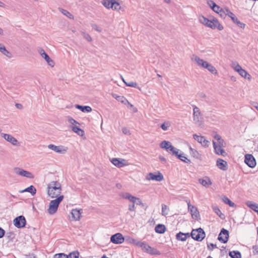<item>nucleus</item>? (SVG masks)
<instances>
[{
	"mask_svg": "<svg viewBox=\"0 0 258 258\" xmlns=\"http://www.w3.org/2000/svg\"><path fill=\"white\" fill-rule=\"evenodd\" d=\"M47 194L51 198H57L61 193V184L56 181L50 182L47 186Z\"/></svg>",
	"mask_w": 258,
	"mask_h": 258,
	"instance_id": "1",
	"label": "nucleus"
},
{
	"mask_svg": "<svg viewBox=\"0 0 258 258\" xmlns=\"http://www.w3.org/2000/svg\"><path fill=\"white\" fill-rule=\"evenodd\" d=\"M200 22L204 25L210 27L213 29L217 28L219 30L223 29V27L221 25L217 19H213L212 20H210L204 16H202L199 18Z\"/></svg>",
	"mask_w": 258,
	"mask_h": 258,
	"instance_id": "2",
	"label": "nucleus"
},
{
	"mask_svg": "<svg viewBox=\"0 0 258 258\" xmlns=\"http://www.w3.org/2000/svg\"><path fill=\"white\" fill-rule=\"evenodd\" d=\"M133 242L136 245L141 247L144 251L152 255H160L161 254L159 250L157 249L150 246L145 242H135L134 239H132Z\"/></svg>",
	"mask_w": 258,
	"mask_h": 258,
	"instance_id": "3",
	"label": "nucleus"
},
{
	"mask_svg": "<svg viewBox=\"0 0 258 258\" xmlns=\"http://www.w3.org/2000/svg\"><path fill=\"white\" fill-rule=\"evenodd\" d=\"M63 196H59L56 199L51 200L49 203V208L47 209V212L50 215L55 214L58 209L60 203L63 199Z\"/></svg>",
	"mask_w": 258,
	"mask_h": 258,
	"instance_id": "4",
	"label": "nucleus"
},
{
	"mask_svg": "<svg viewBox=\"0 0 258 258\" xmlns=\"http://www.w3.org/2000/svg\"><path fill=\"white\" fill-rule=\"evenodd\" d=\"M205 232L202 228H199L196 229H193L190 234V236L195 240L201 241L205 237Z\"/></svg>",
	"mask_w": 258,
	"mask_h": 258,
	"instance_id": "5",
	"label": "nucleus"
},
{
	"mask_svg": "<svg viewBox=\"0 0 258 258\" xmlns=\"http://www.w3.org/2000/svg\"><path fill=\"white\" fill-rule=\"evenodd\" d=\"M141 206L142 208L146 209L148 207L145 204L142 203L140 199L130 195V211H135L136 206Z\"/></svg>",
	"mask_w": 258,
	"mask_h": 258,
	"instance_id": "6",
	"label": "nucleus"
},
{
	"mask_svg": "<svg viewBox=\"0 0 258 258\" xmlns=\"http://www.w3.org/2000/svg\"><path fill=\"white\" fill-rule=\"evenodd\" d=\"M14 225L18 228L25 227L26 220L24 216L21 215L15 218L13 221Z\"/></svg>",
	"mask_w": 258,
	"mask_h": 258,
	"instance_id": "7",
	"label": "nucleus"
},
{
	"mask_svg": "<svg viewBox=\"0 0 258 258\" xmlns=\"http://www.w3.org/2000/svg\"><path fill=\"white\" fill-rule=\"evenodd\" d=\"M14 171L16 174L22 176L26 177L30 179H33L34 177V175L30 172L19 167L15 168Z\"/></svg>",
	"mask_w": 258,
	"mask_h": 258,
	"instance_id": "8",
	"label": "nucleus"
},
{
	"mask_svg": "<svg viewBox=\"0 0 258 258\" xmlns=\"http://www.w3.org/2000/svg\"><path fill=\"white\" fill-rule=\"evenodd\" d=\"M146 178L148 180H152L157 181H161L163 180L164 177L162 174L160 172H158L157 175H155L154 173L150 172L147 174Z\"/></svg>",
	"mask_w": 258,
	"mask_h": 258,
	"instance_id": "9",
	"label": "nucleus"
},
{
	"mask_svg": "<svg viewBox=\"0 0 258 258\" xmlns=\"http://www.w3.org/2000/svg\"><path fill=\"white\" fill-rule=\"evenodd\" d=\"M229 231L227 230L222 228L219 234L218 239L224 243H227L229 238Z\"/></svg>",
	"mask_w": 258,
	"mask_h": 258,
	"instance_id": "10",
	"label": "nucleus"
},
{
	"mask_svg": "<svg viewBox=\"0 0 258 258\" xmlns=\"http://www.w3.org/2000/svg\"><path fill=\"white\" fill-rule=\"evenodd\" d=\"M194 120L195 123H201L202 121V114L199 107L194 106L193 108Z\"/></svg>",
	"mask_w": 258,
	"mask_h": 258,
	"instance_id": "11",
	"label": "nucleus"
},
{
	"mask_svg": "<svg viewBox=\"0 0 258 258\" xmlns=\"http://www.w3.org/2000/svg\"><path fill=\"white\" fill-rule=\"evenodd\" d=\"M187 205L188 210L190 211L192 218L198 220L200 217V214L197 208L194 206L191 205L189 202L187 204Z\"/></svg>",
	"mask_w": 258,
	"mask_h": 258,
	"instance_id": "12",
	"label": "nucleus"
},
{
	"mask_svg": "<svg viewBox=\"0 0 258 258\" xmlns=\"http://www.w3.org/2000/svg\"><path fill=\"white\" fill-rule=\"evenodd\" d=\"M124 240V238L123 237L121 233H117L115 234L112 235L110 237V241L115 244L122 243Z\"/></svg>",
	"mask_w": 258,
	"mask_h": 258,
	"instance_id": "13",
	"label": "nucleus"
},
{
	"mask_svg": "<svg viewBox=\"0 0 258 258\" xmlns=\"http://www.w3.org/2000/svg\"><path fill=\"white\" fill-rule=\"evenodd\" d=\"M245 163L251 168H253L256 165V161L254 157L251 154H246L245 156Z\"/></svg>",
	"mask_w": 258,
	"mask_h": 258,
	"instance_id": "14",
	"label": "nucleus"
},
{
	"mask_svg": "<svg viewBox=\"0 0 258 258\" xmlns=\"http://www.w3.org/2000/svg\"><path fill=\"white\" fill-rule=\"evenodd\" d=\"M1 135L6 141L11 143L13 145H19V143L18 140L12 135L4 133H2Z\"/></svg>",
	"mask_w": 258,
	"mask_h": 258,
	"instance_id": "15",
	"label": "nucleus"
},
{
	"mask_svg": "<svg viewBox=\"0 0 258 258\" xmlns=\"http://www.w3.org/2000/svg\"><path fill=\"white\" fill-rule=\"evenodd\" d=\"M39 52L41 56L44 58V59L47 61V63L49 66L51 67H53L54 66V61L49 57L48 55L45 52L44 49H43L42 48L39 49Z\"/></svg>",
	"mask_w": 258,
	"mask_h": 258,
	"instance_id": "16",
	"label": "nucleus"
},
{
	"mask_svg": "<svg viewBox=\"0 0 258 258\" xmlns=\"http://www.w3.org/2000/svg\"><path fill=\"white\" fill-rule=\"evenodd\" d=\"M193 138L196 141H197L199 143H201L203 146H208V143H209V142L208 141L206 140L204 136H198L196 134H194L193 135Z\"/></svg>",
	"mask_w": 258,
	"mask_h": 258,
	"instance_id": "17",
	"label": "nucleus"
},
{
	"mask_svg": "<svg viewBox=\"0 0 258 258\" xmlns=\"http://www.w3.org/2000/svg\"><path fill=\"white\" fill-rule=\"evenodd\" d=\"M213 147L214 149L215 152L217 155H221L223 156L226 155V153L225 150L222 149L220 146H218L215 141H213Z\"/></svg>",
	"mask_w": 258,
	"mask_h": 258,
	"instance_id": "18",
	"label": "nucleus"
},
{
	"mask_svg": "<svg viewBox=\"0 0 258 258\" xmlns=\"http://www.w3.org/2000/svg\"><path fill=\"white\" fill-rule=\"evenodd\" d=\"M112 163L117 167H121L127 165L125 160H120L118 158H113L111 160Z\"/></svg>",
	"mask_w": 258,
	"mask_h": 258,
	"instance_id": "19",
	"label": "nucleus"
},
{
	"mask_svg": "<svg viewBox=\"0 0 258 258\" xmlns=\"http://www.w3.org/2000/svg\"><path fill=\"white\" fill-rule=\"evenodd\" d=\"M48 148L49 149H51L54 151H55L56 153H64L66 152L67 150L66 149H62L63 148L62 146H57L53 144H50L48 146Z\"/></svg>",
	"mask_w": 258,
	"mask_h": 258,
	"instance_id": "20",
	"label": "nucleus"
},
{
	"mask_svg": "<svg viewBox=\"0 0 258 258\" xmlns=\"http://www.w3.org/2000/svg\"><path fill=\"white\" fill-rule=\"evenodd\" d=\"M217 166L221 170L225 171L227 169V163L224 160L219 158L217 160Z\"/></svg>",
	"mask_w": 258,
	"mask_h": 258,
	"instance_id": "21",
	"label": "nucleus"
},
{
	"mask_svg": "<svg viewBox=\"0 0 258 258\" xmlns=\"http://www.w3.org/2000/svg\"><path fill=\"white\" fill-rule=\"evenodd\" d=\"M189 237L190 234L189 233H184L181 232H179L176 235V238L178 240L181 241H185L187 239V238H189Z\"/></svg>",
	"mask_w": 258,
	"mask_h": 258,
	"instance_id": "22",
	"label": "nucleus"
},
{
	"mask_svg": "<svg viewBox=\"0 0 258 258\" xmlns=\"http://www.w3.org/2000/svg\"><path fill=\"white\" fill-rule=\"evenodd\" d=\"M81 210L78 209H73L72 210L71 214L72 215V218L74 220L77 221L80 220L81 215Z\"/></svg>",
	"mask_w": 258,
	"mask_h": 258,
	"instance_id": "23",
	"label": "nucleus"
},
{
	"mask_svg": "<svg viewBox=\"0 0 258 258\" xmlns=\"http://www.w3.org/2000/svg\"><path fill=\"white\" fill-rule=\"evenodd\" d=\"M112 96L113 98L116 99L118 101L121 102L124 104L127 103L129 104L128 100L123 96L118 95L116 94H112Z\"/></svg>",
	"mask_w": 258,
	"mask_h": 258,
	"instance_id": "24",
	"label": "nucleus"
},
{
	"mask_svg": "<svg viewBox=\"0 0 258 258\" xmlns=\"http://www.w3.org/2000/svg\"><path fill=\"white\" fill-rule=\"evenodd\" d=\"M166 227L164 225L161 224H157L155 228V231L156 233L163 234L166 231Z\"/></svg>",
	"mask_w": 258,
	"mask_h": 258,
	"instance_id": "25",
	"label": "nucleus"
},
{
	"mask_svg": "<svg viewBox=\"0 0 258 258\" xmlns=\"http://www.w3.org/2000/svg\"><path fill=\"white\" fill-rule=\"evenodd\" d=\"M75 107L83 112H90L92 111V108L89 106H82L79 104H76Z\"/></svg>",
	"mask_w": 258,
	"mask_h": 258,
	"instance_id": "26",
	"label": "nucleus"
},
{
	"mask_svg": "<svg viewBox=\"0 0 258 258\" xmlns=\"http://www.w3.org/2000/svg\"><path fill=\"white\" fill-rule=\"evenodd\" d=\"M245 205L254 211L256 212L258 211V204L252 201H248L245 203Z\"/></svg>",
	"mask_w": 258,
	"mask_h": 258,
	"instance_id": "27",
	"label": "nucleus"
},
{
	"mask_svg": "<svg viewBox=\"0 0 258 258\" xmlns=\"http://www.w3.org/2000/svg\"><path fill=\"white\" fill-rule=\"evenodd\" d=\"M230 18L231 19L232 21L237 24V25L241 28H244L245 26V24L241 22L240 21L238 20L237 18L235 16V15L234 14V16L230 17Z\"/></svg>",
	"mask_w": 258,
	"mask_h": 258,
	"instance_id": "28",
	"label": "nucleus"
},
{
	"mask_svg": "<svg viewBox=\"0 0 258 258\" xmlns=\"http://www.w3.org/2000/svg\"><path fill=\"white\" fill-rule=\"evenodd\" d=\"M199 182L204 186H208L212 184V182L209 177H206V179L200 178L199 179Z\"/></svg>",
	"mask_w": 258,
	"mask_h": 258,
	"instance_id": "29",
	"label": "nucleus"
},
{
	"mask_svg": "<svg viewBox=\"0 0 258 258\" xmlns=\"http://www.w3.org/2000/svg\"><path fill=\"white\" fill-rule=\"evenodd\" d=\"M72 130L74 133H76L80 136L83 137L85 134L84 131L77 126H73L72 127Z\"/></svg>",
	"mask_w": 258,
	"mask_h": 258,
	"instance_id": "30",
	"label": "nucleus"
},
{
	"mask_svg": "<svg viewBox=\"0 0 258 258\" xmlns=\"http://www.w3.org/2000/svg\"><path fill=\"white\" fill-rule=\"evenodd\" d=\"M21 192H30L32 196H34L36 193V189L33 185H31L22 190Z\"/></svg>",
	"mask_w": 258,
	"mask_h": 258,
	"instance_id": "31",
	"label": "nucleus"
},
{
	"mask_svg": "<svg viewBox=\"0 0 258 258\" xmlns=\"http://www.w3.org/2000/svg\"><path fill=\"white\" fill-rule=\"evenodd\" d=\"M212 209L214 212L222 220L225 218V215L221 212L218 206H213Z\"/></svg>",
	"mask_w": 258,
	"mask_h": 258,
	"instance_id": "32",
	"label": "nucleus"
},
{
	"mask_svg": "<svg viewBox=\"0 0 258 258\" xmlns=\"http://www.w3.org/2000/svg\"><path fill=\"white\" fill-rule=\"evenodd\" d=\"M192 60L195 62L198 66L202 67L204 65L205 60L203 59L200 58L198 56H195L192 58Z\"/></svg>",
	"mask_w": 258,
	"mask_h": 258,
	"instance_id": "33",
	"label": "nucleus"
},
{
	"mask_svg": "<svg viewBox=\"0 0 258 258\" xmlns=\"http://www.w3.org/2000/svg\"><path fill=\"white\" fill-rule=\"evenodd\" d=\"M192 60L195 62L198 66L202 67L204 65L205 60L203 59L200 58L198 56H195L192 58Z\"/></svg>",
	"mask_w": 258,
	"mask_h": 258,
	"instance_id": "34",
	"label": "nucleus"
},
{
	"mask_svg": "<svg viewBox=\"0 0 258 258\" xmlns=\"http://www.w3.org/2000/svg\"><path fill=\"white\" fill-rule=\"evenodd\" d=\"M171 146V143L167 141H163L160 144V147L162 149H165L166 151H168L170 148L169 147Z\"/></svg>",
	"mask_w": 258,
	"mask_h": 258,
	"instance_id": "35",
	"label": "nucleus"
},
{
	"mask_svg": "<svg viewBox=\"0 0 258 258\" xmlns=\"http://www.w3.org/2000/svg\"><path fill=\"white\" fill-rule=\"evenodd\" d=\"M114 0H103L102 2L103 5L108 8H112Z\"/></svg>",
	"mask_w": 258,
	"mask_h": 258,
	"instance_id": "36",
	"label": "nucleus"
},
{
	"mask_svg": "<svg viewBox=\"0 0 258 258\" xmlns=\"http://www.w3.org/2000/svg\"><path fill=\"white\" fill-rule=\"evenodd\" d=\"M58 10L63 15L66 16L69 19H74V16L67 10L60 8H59Z\"/></svg>",
	"mask_w": 258,
	"mask_h": 258,
	"instance_id": "37",
	"label": "nucleus"
},
{
	"mask_svg": "<svg viewBox=\"0 0 258 258\" xmlns=\"http://www.w3.org/2000/svg\"><path fill=\"white\" fill-rule=\"evenodd\" d=\"M229 255L231 258H241V253L239 251L233 250L230 251Z\"/></svg>",
	"mask_w": 258,
	"mask_h": 258,
	"instance_id": "38",
	"label": "nucleus"
},
{
	"mask_svg": "<svg viewBox=\"0 0 258 258\" xmlns=\"http://www.w3.org/2000/svg\"><path fill=\"white\" fill-rule=\"evenodd\" d=\"M239 74L245 79L250 80L251 78V76L244 70L242 69L240 72H238Z\"/></svg>",
	"mask_w": 258,
	"mask_h": 258,
	"instance_id": "39",
	"label": "nucleus"
},
{
	"mask_svg": "<svg viewBox=\"0 0 258 258\" xmlns=\"http://www.w3.org/2000/svg\"><path fill=\"white\" fill-rule=\"evenodd\" d=\"M222 201L225 204L228 205L231 207L235 206V204L226 196L222 198Z\"/></svg>",
	"mask_w": 258,
	"mask_h": 258,
	"instance_id": "40",
	"label": "nucleus"
},
{
	"mask_svg": "<svg viewBox=\"0 0 258 258\" xmlns=\"http://www.w3.org/2000/svg\"><path fill=\"white\" fill-rule=\"evenodd\" d=\"M176 157H177L179 159H180L181 161L186 163H190V160L188 159H187L186 157H185L183 155V154H179L177 153V155H176Z\"/></svg>",
	"mask_w": 258,
	"mask_h": 258,
	"instance_id": "41",
	"label": "nucleus"
},
{
	"mask_svg": "<svg viewBox=\"0 0 258 258\" xmlns=\"http://www.w3.org/2000/svg\"><path fill=\"white\" fill-rule=\"evenodd\" d=\"M189 150L190 151V154L193 157L197 159L200 158L201 155L196 150L192 148L191 147H189Z\"/></svg>",
	"mask_w": 258,
	"mask_h": 258,
	"instance_id": "42",
	"label": "nucleus"
},
{
	"mask_svg": "<svg viewBox=\"0 0 258 258\" xmlns=\"http://www.w3.org/2000/svg\"><path fill=\"white\" fill-rule=\"evenodd\" d=\"M168 151H167L168 152L170 153L172 155L176 156L177 155V153L179 152V150L176 149L172 145L169 147Z\"/></svg>",
	"mask_w": 258,
	"mask_h": 258,
	"instance_id": "43",
	"label": "nucleus"
},
{
	"mask_svg": "<svg viewBox=\"0 0 258 258\" xmlns=\"http://www.w3.org/2000/svg\"><path fill=\"white\" fill-rule=\"evenodd\" d=\"M169 211L168 207L165 204H162V215L163 216H166L168 214V212Z\"/></svg>",
	"mask_w": 258,
	"mask_h": 258,
	"instance_id": "44",
	"label": "nucleus"
},
{
	"mask_svg": "<svg viewBox=\"0 0 258 258\" xmlns=\"http://www.w3.org/2000/svg\"><path fill=\"white\" fill-rule=\"evenodd\" d=\"M80 253L78 251H74L67 255L68 258H79Z\"/></svg>",
	"mask_w": 258,
	"mask_h": 258,
	"instance_id": "45",
	"label": "nucleus"
},
{
	"mask_svg": "<svg viewBox=\"0 0 258 258\" xmlns=\"http://www.w3.org/2000/svg\"><path fill=\"white\" fill-rule=\"evenodd\" d=\"M15 237V235L13 232H8L6 235V238L8 239V242L13 241Z\"/></svg>",
	"mask_w": 258,
	"mask_h": 258,
	"instance_id": "46",
	"label": "nucleus"
},
{
	"mask_svg": "<svg viewBox=\"0 0 258 258\" xmlns=\"http://www.w3.org/2000/svg\"><path fill=\"white\" fill-rule=\"evenodd\" d=\"M210 72L214 75L217 74V71L216 68L211 64H209L206 68Z\"/></svg>",
	"mask_w": 258,
	"mask_h": 258,
	"instance_id": "47",
	"label": "nucleus"
},
{
	"mask_svg": "<svg viewBox=\"0 0 258 258\" xmlns=\"http://www.w3.org/2000/svg\"><path fill=\"white\" fill-rule=\"evenodd\" d=\"M170 123H169V122L167 121V122H165L163 123H162L160 125V127L163 131H167L168 130V128L170 127Z\"/></svg>",
	"mask_w": 258,
	"mask_h": 258,
	"instance_id": "48",
	"label": "nucleus"
},
{
	"mask_svg": "<svg viewBox=\"0 0 258 258\" xmlns=\"http://www.w3.org/2000/svg\"><path fill=\"white\" fill-rule=\"evenodd\" d=\"M53 258H68V256H67V254L63 253H59L55 254Z\"/></svg>",
	"mask_w": 258,
	"mask_h": 258,
	"instance_id": "49",
	"label": "nucleus"
},
{
	"mask_svg": "<svg viewBox=\"0 0 258 258\" xmlns=\"http://www.w3.org/2000/svg\"><path fill=\"white\" fill-rule=\"evenodd\" d=\"M212 10L217 13H223V9H222L219 6L216 5Z\"/></svg>",
	"mask_w": 258,
	"mask_h": 258,
	"instance_id": "50",
	"label": "nucleus"
},
{
	"mask_svg": "<svg viewBox=\"0 0 258 258\" xmlns=\"http://www.w3.org/2000/svg\"><path fill=\"white\" fill-rule=\"evenodd\" d=\"M83 37L85 39H86L87 41H88L89 42L92 41V38L89 34L83 32Z\"/></svg>",
	"mask_w": 258,
	"mask_h": 258,
	"instance_id": "51",
	"label": "nucleus"
},
{
	"mask_svg": "<svg viewBox=\"0 0 258 258\" xmlns=\"http://www.w3.org/2000/svg\"><path fill=\"white\" fill-rule=\"evenodd\" d=\"M120 8V5H119V4L116 2L115 0H114V2H113V6H112V8L114 10H118Z\"/></svg>",
	"mask_w": 258,
	"mask_h": 258,
	"instance_id": "52",
	"label": "nucleus"
},
{
	"mask_svg": "<svg viewBox=\"0 0 258 258\" xmlns=\"http://www.w3.org/2000/svg\"><path fill=\"white\" fill-rule=\"evenodd\" d=\"M68 121L72 124L79 123L78 122H77L76 120H75L73 117L71 116L68 117Z\"/></svg>",
	"mask_w": 258,
	"mask_h": 258,
	"instance_id": "53",
	"label": "nucleus"
},
{
	"mask_svg": "<svg viewBox=\"0 0 258 258\" xmlns=\"http://www.w3.org/2000/svg\"><path fill=\"white\" fill-rule=\"evenodd\" d=\"M130 87L136 88H138L139 90H141V88L138 86V83L136 82H130Z\"/></svg>",
	"mask_w": 258,
	"mask_h": 258,
	"instance_id": "54",
	"label": "nucleus"
},
{
	"mask_svg": "<svg viewBox=\"0 0 258 258\" xmlns=\"http://www.w3.org/2000/svg\"><path fill=\"white\" fill-rule=\"evenodd\" d=\"M208 4L212 9L217 5L214 1L211 0L208 1Z\"/></svg>",
	"mask_w": 258,
	"mask_h": 258,
	"instance_id": "55",
	"label": "nucleus"
},
{
	"mask_svg": "<svg viewBox=\"0 0 258 258\" xmlns=\"http://www.w3.org/2000/svg\"><path fill=\"white\" fill-rule=\"evenodd\" d=\"M217 245L213 244V243H210V244H208V249L210 250H212L214 248H217Z\"/></svg>",
	"mask_w": 258,
	"mask_h": 258,
	"instance_id": "56",
	"label": "nucleus"
},
{
	"mask_svg": "<svg viewBox=\"0 0 258 258\" xmlns=\"http://www.w3.org/2000/svg\"><path fill=\"white\" fill-rule=\"evenodd\" d=\"M252 250L254 254L258 255V245H253L252 246Z\"/></svg>",
	"mask_w": 258,
	"mask_h": 258,
	"instance_id": "57",
	"label": "nucleus"
},
{
	"mask_svg": "<svg viewBox=\"0 0 258 258\" xmlns=\"http://www.w3.org/2000/svg\"><path fill=\"white\" fill-rule=\"evenodd\" d=\"M92 27L93 29L98 32H100L101 31V29L95 24H92Z\"/></svg>",
	"mask_w": 258,
	"mask_h": 258,
	"instance_id": "58",
	"label": "nucleus"
},
{
	"mask_svg": "<svg viewBox=\"0 0 258 258\" xmlns=\"http://www.w3.org/2000/svg\"><path fill=\"white\" fill-rule=\"evenodd\" d=\"M225 12L226 13V15L228 16L229 17L234 16V14L228 9H226Z\"/></svg>",
	"mask_w": 258,
	"mask_h": 258,
	"instance_id": "59",
	"label": "nucleus"
},
{
	"mask_svg": "<svg viewBox=\"0 0 258 258\" xmlns=\"http://www.w3.org/2000/svg\"><path fill=\"white\" fill-rule=\"evenodd\" d=\"M3 54H4L5 55L9 57H11V53L9 51H8L6 48L5 49V51H4L3 52H2Z\"/></svg>",
	"mask_w": 258,
	"mask_h": 258,
	"instance_id": "60",
	"label": "nucleus"
},
{
	"mask_svg": "<svg viewBox=\"0 0 258 258\" xmlns=\"http://www.w3.org/2000/svg\"><path fill=\"white\" fill-rule=\"evenodd\" d=\"M242 69L241 68V67L238 64H237L235 67H234V70H235V71L238 72H240V70H241Z\"/></svg>",
	"mask_w": 258,
	"mask_h": 258,
	"instance_id": "61",
	"label": "nucleus"
},
{
	"mask_svg": "<svg viewBox=\"0 0 258 258\" xmlns=\"http://www.w3.org/2000/svg\"><path fill=\"white\" fill-rule=\"evenodd\" d=\"M132 111L133 112H136L138 111L137 108L134 107L132 104L130 103V111Z\"/></svg>",
	"mask_w": 258,
	"mask_h": 258,
	"instance_id": "62",
	"label": "nucleus"
},
{
	"mask_svg": "<svg viewBox=\"0 0 258 258\" xmlns=\"http://www.w3.org/2000/svg\"><path fill=\"white\" fill-rule=\"evenodd\" d=\"M26 258H37V256L33 253H29L26 255Z\"/></svg>",
	"mask_w": 258,
	"mask_h": 258,
	"instance_id": "63",
	"label": "nucleus"
},
{
	"mask_svg": "<svg viewBox=\"0 0 258 258\" xmlns=\"http://www.w3.org/2000/svg\"><path fill=\"white\" fill-rule=\"evenodd\" d=\"M5 234V231L1 227H0V238H2Z\"/></svg>",
	"mask_w": 258,
	"mask_h": 258,
	"instance_id": "64",
	"label": "nucleus"
}]
</instances>
